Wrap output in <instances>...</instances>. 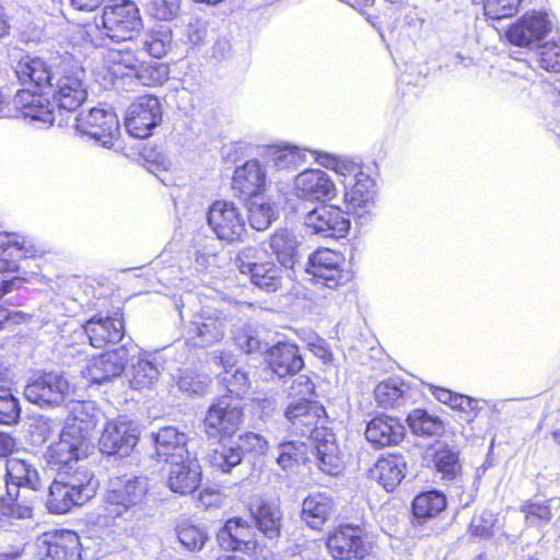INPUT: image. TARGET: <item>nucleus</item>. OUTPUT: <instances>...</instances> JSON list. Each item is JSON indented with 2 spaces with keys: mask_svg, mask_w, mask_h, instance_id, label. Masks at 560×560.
<instances>
[{
  "mask_svg": "<svg viewBox=\"0 0 560 560\" xmlns=\"http://www.w3.org/2000/svg\"><path fill=\"white\" fill-rule=\"evenodd\" d=\"M148 494L145 479L116 478L102 497L93 525L112 536H132L145 526L144 499Z\"/></svg>",
  "mask_w": 560,
  "mask_h": 560,
  "instance_id": "f257e3e1",
  "label": "nucleus"
},
{
  "mask_svg": "<svg viewBox=\"0 0 560 560\" xmlns=\"http://www.w3.org/2000/svg\"><path fill=\"white\" fill-rule=\"evenodd\" d=\"M45 250L25 237L0 233V273H19L20 261L43 258ZM38 278L37 272L16 275L0 281V301L13 290L22 289Z\"/></svg>",
  "mask_w": 560,
  "mask_h": 560,
  "instance_id": "f03ea898",
  "label": "nucleus"
},
{
  "mask_svg": "<svg viewBox=\"0 0 560 560\" xmlns=\"http://www.w3.org/2000/svg\"><path fill=\"white\" fill-rule=\"evenodd\" d=\"M234 265L253 285L265 292L273 293L282 288L287 269L270 259L264 247H243L237 252Z\"/></svg>",
  "mask_w": 560,
  "mask_h": 560,
  "instance_id": "7ed1b4c3",
  "label": "nucleus"
},
{
  "mask_svg": "<svg viewBox=\"0 0 560 560\" xmlns=\"http://www.w3.org/2000/svg\"><path fill=\"white\" fill-rule=\"evenodd\" d=\"M143 28L141 12L132 0H110L102 9L101 30L115 43L136 39Z\"/></svg>",
  "mask_w": 560,
  "mask_h": 560,
  "instance_id": "20e7f679",
  "label": "nucleus"
},
{
  "mask_svg": "<svg viewBox=\"0 0 560 560\" xmlns=\"http://www.w3.org/2000/svg\"><path fill=\"white\" fill-rule=\"evenodd\" d=\"M85 70L82 66L61 61L55 71L52 81L51 100L59 109L73 112L88 98L85 85Z\"/></svg>",
  "mask_w": 560,
  "mask_h": 560,
  "instance_id": "39448f33",
  "label": "nucleus"
},
{
  "mask_svg": "<svg viewBox=\"0 0 560 560\" xmlns=\"http://www.w3.org/2000/svg\"><path fill=\"white\" fill-rule=\"evenodd\" d=\"M244 408L226 397H215L202 420L203 433L208 440L223 442L231 440L244 422Z\"/></svg>",
  "mask_w": 560,
  "mask_h": 560,
  "instance_id": "423d86ee",
  "label": "nucleus"
},
{
  "mask_svg": "<svg viewBox=\"0 0 560 560\" xmlns=\"http://www.w3.org/2000/svg\"><path fill=\"white\" fill-rule=\"evenodd\" d=\"M306 271L329 289L343 287L354 278L353 271L346 267L345 255L328 247H319L308 256Z\"/></svg>",
  "mask_w": 560,
  "mask_h": 560,
  "instance_id": "0eeeda50",
  "label": "nucleus"
},
{
  "mask_svg": "<svg viewBox=\"0 0 560 560\" xmlns=\"http://www.w3.org/2000/svg\"><path fill=\"white\" fill-rule=\"evenodd\" d=\"M325 547L334 560H363L372 551L366 530L353 524H340L329 530Z\"/></svg>",
  "mask_w": 560,
  "mask_h": 560,
  "instance_id": "6e6552de",
  "label": "nucleus"
},
{
  "mask_svg": "<svg viewBox=\"0 0 560 560\" xmlns=\"http://www.w3.org/2000/svg\"><path fill=\"white\" fill-rule=\"evenodd\" d=\"M207 222L217 238L230 244L242 242L247 233L241 209L230 200L213 201L207 212Z\"/></svg>",
  "mask_w": 560,
  "mask_h": 560,
  "instance_id": "1a4fd4ad",
  "label": "nucleus"
},
{
  "mask_svg": "<svg viewBox=\"0 0 560 560\" xmlns=\"http://www.w3.org/2000/svg\"><path fill=\"white\" fill-rule=\"evenodd\" d=\"M81 328L89 343L95 349H104L117 345L125 336V316L121 306L113 307L110 312L98 311L86 319Z\"/></svg>",
  "mask_w": 560,
  "mask_h": 560,
  "instance_id": "9d476101",
  "label": "nucleus"
},
{
  "mask_svg": "<svg viewBox=\"0 0 560 560\" xmlns=\"http://www.w3.org/2000/svg\"><path fill=\"white\" fill-rule=\"evenodd\" d=\"M284 418L291 434L313 440L326 431L328 416L317 400H304L291 401L284 410Z\"/></svg>",
  "mask_w": 560,
  "mask_h": 560,
  "instance_id": "9b49d317",
  "label": "nucleus"
},
{
  "mask_svg": "<svg viewBox=\"0 0 560 560\" xmlns=\"http://www.w3.org/2000/svg\"><path fill=\"white\" fill-rule=\"evenodd\" d=\"M92 477L86 474L81 479L68 481L55 479L49 486L47 508L51 513L66 514L74 506H82L95 494Z\"/></svg>",
  "mask_w": 560,
  "mask_h": 560,
  "instance_id": "f8f14e48",
  "label": "nucleus"
},
{
  "mask_svg": "<svg viewBox=\"0 0 560 560\" xmlns=\"http://www.w3.org/2000/svg\"><path fill=\"white\" fill-rule=\"evenodd\" d=\"M140 440L138 425L126 417L108 420L98 439L100 451L107 456H129Z\"/></svg>",
  "mask_w": 560,
  "mask_h": 560,
  "instance_id": "ddd939ff",
  "label": "nucleus"
},
{
  "mask_svg": "<svg viewBox=\"0 0 560 560\" xmlns=\"http://www.w3.org/2000/svg\"><path fill=\"white\" fill-rule=\"evenodd\" d=\"M162 122V107L154 95H140L128 107L125 126L129 135L137 139L152 136L153 129Z\"/></svg>",
  "mask_w": 560,
  "mask_h": 560,
  "instance_id": "4468645a",
  "label": "nucleus"
},
{
  "mask_svg": "<svg viewBox=\"0 0 560 560\" xmlns=\"http://www.w3.org/2000/svg\"><path fill=\"white\" fill-rule=\"evenodd\" d=\"M552 31V23L544 11H528L505 30L506 40L520 48H529L541 42Z\"/></svg>",
  "mask_w": 560,
  "mask_h": 560,
  "instance_id": "2eb2a0df",
  "label": "nucleus"
},
{
  "mask_svg": "<svg viewBox=\"0 0 560 560\" xmlns=\"http://www.w3.org/2000/svg\"><path fill=\"white\" fill-rule=\"evenodd\" d=\"M71 393L67 378L57 372H44L25 386V398L40 407H55L65 402Z\"/></svg>",
  "mask_w": 560,
  "mask_h": 560,
  "instance_id": "dca6fc26",
  "label": "nucleus"
},
{
  "mask_svg": "<svg viewBox=\"0 0 560 560\" xmlns=\"http://www.w3.org/2000/svg\"><path fill=\"white\" fill-rule=\"evenodd\" d=\"M75 130L86 135L104 147H112L119 136V120L113 110L91 108L81 112L75 118Z\"/></svg>",
  "mask_w": 560,
  "mask_h": 560,
  "instance_id": "f3484780",
  "label": "nucleus"
},
{
  "mask_svg": "<svg viewBox=\"0 0 560 560\" xmlns=\"http://www.w3.org/2000/svg\"><path fill=\"white\" fill-rule=\"evenodd\" d=\"M217 539L219 546L226 551L252 555L260 548L255 528L240 516L226 520L218 530Z\"/></svg>",
  "mask_w": 560,
  "mask_h": 560,
  "instance_id": "a211bd4d",
  "label": "nucleus"
},
{
  "mask_svg": "<svg viewBox=\"0 0 560 560\" xmlns=\"http://www.w3.org/2000/svg\"><path fill=\"white\" fill-rule=\"evenodd\" d=\"M299 199L316 202H328L338 195L331 177L320 168H307L296 175L293 185Z\"/></svg>",
  "mask_w": 560,
  "mask_h": 560,
  "instance_id": "6ab92c4d",
  "label": "nucleus"
},
{
  "mask_svg": "<svg viewBox=\"0 0 560 560\" xmlns=\"http://www.w3.org/2000/svg\"><path fill=\"white\" fill-rule=\"evenodd\" d=\"M305 225L314 233L325 237H346L351 222L339 206L324 203L305 217Z\"/></svg>",
  "mask_w": 560,
  "mask_h": 560,
  "instance_id": "aec40b11",
  "label": "nucleus"
},
{
  "mask_svg": "<svg viewBox=\"0 0 560 560\" xmlns=\"http://www.w3.org/2000/svg\"><path fill=\"white\" fill-rule=\"evenodd\" d=\"M267 171L256 159L247 160L234 170L232 189L244 201H252L267 190Z\"/></svg>",
  "mask_w": 560,
  "mask_h": 560,
  "instance_id": "412c9836",
  "label": "nucleus"
},
{
  "mask_svg": "<svg viewBox=\"0 0 560 560\" xmlns=\"http://www.w3.org/2000/svg\"><path fill=\"white\" fill-rule=\"evenodd\" d=\"M80 536L71 529H54L42 536L40 560H81Z\"/></svg>",
  "mask_w": 560,
  "mask_h": 560,
  "instance_id": "4be33fe9",
  "label": "nucleus"
},
{
  "mask_svg": "<svg viewBox=\"0 0 560 560\" xmlns=\"http://www.w3.org/2000/svg\"><path fill=\"white\" fill-rule=\"evenodd\" d=\"M406 429L400 419L387 415H377L366 424L365 439L377 450L396 446L405 438Z\"/></svg>",
  "mask_w": 560,
  "mask_h": 560,
  "instance_id": "5701e85b",
  "label": "nucleus"
},
{
  "mask_svg": "<svg viewBox=\"0 0 560 560\" xmlns=\"http://www.w3.org/2000/svg\"><path fill=\"white\" fill-rule=\"evenodd\" d=\"M266 366L277 376L287 377L299 373L304 368V360L296 345L278 342L265 353Z\"/></svg>",
  "mask_w": 560,
  "mask_h": 560,
  "instance_id": "b1692460",
  "label": "nucleus"
},
{
  "mask_svg": "<svg viewBox=\"0 0 560 560\" xmlns=\"http://www.w3.org/2000/svg\"><path fill=\"white\" fill-rule=\"evenodd\" d=\"M154 456L160 463L171 465L189 457L187 436L174 427L161 428L153 435Z\"/></svg>",
  "mask_w": 560,
  "mask_h": 560,
  "instance_id": "393cba45",
  "label": "nucleus"
},
{
  "mask_svg": "<svg viewBox=\"0 0 560 560\" xmlns=\"http://www.w3.org/2000/svg\"><path fill=\"white\" fill-rule=\"evenodd\" d=\"M15 73L25 89L37 93H48L49 89H52L55 71L42 58L21 59L16 65Z\"/></svg>",
  "mask_w": 560,
  "mask_h": 560,
  "instance_id": "a878e982",
  "label": "nucleus"
},
{
  "mask_svg": "<svg viewBox=\"0 0 560 560\" xmlns=\"http://www.w3.org/2000/svg\"><path fill=\"white\" fill-rule=\"evenodd\" d=\"M250 518L259 533L270 541H278L282 532L283 515L279 506L258 498L247 505Z\"/></svg>",
  "mask_w": 560,
  "mask_h": 560,
  "instance_id": "bb28decb",
  "label": "nucleus"
},
{
  "mask_svg": "<svg viewBox=\"0 0 560 560\" xmlns=\"http://www.w3.org/2000/svg\"><path fill=\"white\" fill-rule=\"evenodd\" d=\"M140 59L130 48L108 49L104 57L103 78L110 85H116L125 78L135 77Z\"/></svg>",
  "mask_w": 560,
  "mask_h": 560,
  "instance_id": "cd10ccee",
  "label": "nucleus"
},
{
  "mask_svg": "<svg viewBox=\"0 0 560 560\" xmlns=\"http://www.w3.org/2000/svg\"><path fill=\"white\" fill-rule=\"evenodd\" d=\"M202 471L200 465L190 457L184 458L172 465L167 477V486L171 491L188 495L200 487Z\"/></svg>",
  "mask_w": 560,
  "mask_h": 560,
  "instance_id": "c85d7f7f",
  "label": "nucleus"
},
{
  "mask_svg": "<svg viewBox=\"0 0 560 560\" xmlns=\"http://www.w3.org/2000/svg\"><path fill=\"white\" fill-rule=\"evenodd\" d=\"M83 444L61 431L57 442L49 445L45 453V460L49 468L58 472H67L77 464L83 454Z\"/></svg>",
  "mask_w": 560,
  "mask_h": 560,
  "instance_id": "c756f323",
  "label": "nucleus"
},
{
  "mask_svg": "<svg viewBox=\"0 0 560 560\" xmlns=\"http://www.w3.org/2000/svg\"><path fill=\"white\" fill-rule=\"evenodd\" d=\"M97 421L95 409L89 402L77 401L71 407L62 432L66 436H71L84 444L95 430Z\"/></svg>",
  "mask_w": 560,
  "mask_h": 560,
  "instance_id": "7c9ffc66",
  "label": "nucleus"
},
{
  "mask_svg": "<svg viewBox=\"0 0 560 560\" xmlns=\"http://www.w3.org/2000/svg\"><path fill=\"white\" fill-rule=\"evenodd\" d=\"M406 462L399 453H386L381 455L373 468L371 477L386 491H394L405 478Z\"/></svg>",
  "mask_w": 560,
  "mask_h": 560,
  "instance_id": "2f4dec72",
  "label": "nucleus"
},
{
  "mask_svg": "<svg viewBox=\"0 0 560 560\" xmlns=\"http://www.w3.org/2000/svg\"><path fill=\"white\" fill-rule=\"evenodd\" d=\"M313 441L314 456L318 469L328 475H339L345 467V458L332 434L325 431Z\"/></svg>",
  "mask_w": 560,
  "mask_h": 560,
  "instance_id": "473e14b6",
  "label": "nucleus"
},
{
  "mask_svg": "<svg viewBox=\"0 0 560 560\" xmlns=\"http://www.w3.org/2000/svg\"><path fill=\"white\" fill-rule=\"evenodd\" d=\"M45 94L28 89L19 90L12 100L13 107L24 118L42 121L51 120L52 110L50 109L49 100L44 97Z\"/></svg>",
  "mask_w": 560,
  "mask_h": 560,
  "instance_id": "72a5a7b5",
  "label": "nucleus"
},
{
  "mask_svg": "<svg viewBox=\"0 0 560 560\" xmlns=\"http://www.w3.org/2000/svg\"><path fill=\"white\" fill-rule=\"evenodd\" d=\"M376 184L369 175L359 172L354 176L352 185L346 187L343 192V202L349 212L360 214L374 202Z\"/></svg>",
  "mask_w": 560,
  "mask_h": 560,
  "instance_id": "f704fd0d",
  "label": "nucleus"
},
{
  "mask_svg": "<svg viewBox=\"0 0 560 560\" xmlns=\"http://www.w3.org/2000/svg\"><path fill=\"white\" fill-rule=\"evenodd\" d=\"M259 247H264L268 257L287 270L292 269L296 261L298 243L293 234L287 230L276 231Z\"/></svg>",
  "mask_w": 560,
  "mask_h": 560,
  "instance_id": "c9c22d12",
  "label": "nucleus"
},
{
  "mask_svg": "<svg viewBox=\"0 0 560 560\" xmlns=\"http://www.w3.org/2000/svg\"><path fill=\"white\" fill-rule=\"evenodd\" d=\"M124 370V358L118 350H113L94 357L86 366V374L92 383L102 384L119 376Z\"/></svg>",
  "mask_w": 560,
  "mask_h": 560,
  "instance_id": "e433bc0d",
  "label": "nucleus"
},
{
  "mask_svg": "<svg viewBox=\"0 0 560 560\" xmlns=\"http://www.w3.org/2000/svg\"><path fill=\"white\" fill-rule=\"evenodd\" d=\"M332 511V498L324 493H314L303 500L301 517L310 528L320 530Z\"/></svg>",
  "mask_w": 560,
  "mask_h": 560,
  "instance_id": "4c0bfd02",
  "label": "nucleus"
},
{
  "mask_svg": "<svg viewBox=\"0 0 560 560\" xmlns=\"http://www.w3.org/2000/svg\"><path fill=\"white\" fill-rule=\"evenodd\" d=\"M34 515V499L22 494L20 489L14 492L7 488V494L0 495V525L13 520H27Z\"/></svg>",
  "mask_w": 560,
  "mask_h": 560,
  "instance_id": "58836bf2",
  "label": "nucleus"
},
{
  "mask_svg": "<svg viewBox=\"0 0 560 560\" xmlns=\"http://www.w3.org/2000/svg\"><path fill=\"white\" fill-rule=\"evenodd\" d=\"M447 500L443 492L438 490H425L418 493L411 502V515L422 524L434 520L446 510Z\"/></svg>",
  "mask_w": 560,
  "mask_h": 560,
  "instance_id": "ea45409f",
  "label": "nucleus"
},
{
  "mask_svg": "<svg viewBox=\"0 0 560 560\" xmlns=\"http://www.w3.org/2000/svg\"><path fill=\"white\" fill-rule=\"evenodd\" d=\"M5 481L7 488L10 483L16 489L28 487L33 491L40 487L37 470L26 460L18 457H10L5 460Z\"/></svg>",
  "mask_w": 560,
  "mask_h": 560,
  "instance_id": "a19ab883",
  "label": "nucleus"
},
{
  "mask_svg": "<svg viewBox=\"0 0 560 560\" xmlns=\"http://www.w3.org/2000/svg\"><path fill=\"white\" fill-rule=\"evenodd\" d=\"M405 383L399 378L389 377L376 384L373 397L376 405L383 409L396 408L405 404Z\"/></svg>",
  "mask_w": 560,
  "mask_h": 560,
  "instance_id": "79ce46f5",
  "label": "nucleus"
},
{
  "mask_svg": "<svg viewBox=\"0 0 560 560\" xmlns=\"http://www.w3.org/2000/svg\"><path fill=\"white\" fill-rule=\"evenodd\" d=\"M432 464L433 468L441 474L442 480L452 481L462 476L459 454L446 444H442L433 451Z\"/></svg>",
  "mask_w": 560,
  "mask_h": 560,
  "instance_id": "37998d69",
  "label": "nucleus"
},
{
  "mask_svg": "<svg viewBox=\"0 0 560 560\" xmlns=\"http://www.w3.org/2000/svg\"><path fill=\"white\" fill-rule=\"evenodd\" d=\"M411 431L417 435L436 436L444 432V423L438 417L429 413L425 409H415L407 417Z\"/></svg>",
  "mask_w": 560,
  "mask_h": 560,
  "instance_id": "c03bdc74",
  "label": "nucleus"
},
{
  "mask_svg": "<svg viewBox=\"0 0 560 560\" xmlns=\"http://www.w3.org/2000/svg\"><path fill=\"white\" fill-rule=\"evenodd\" d=\"M221 384L224 387V394L220 397H226L232 402L242 400L250 389L248 374L241 370L225 371L221 378Z\"/></svg>",
  "mask_w": 560,
  "mask_h": 560,
  "instance_id": "a18cd8bd",
  "label": "nucleus"
},
{
  "mask_svg": "<svg viewBox=\"0 0 560 560\" xmlns=\"http://www.w3.org/2000/svg\"><path fill=\"white\" fill-rule=\"evenodd\" d=\"M277 463L283 468L305 464L308 460L310 446L304 442L288 441L279 445Z\"/></svg>",
  "mask_w": 560,
  "mask_h": 560,
  "instance_id": "49530a36",
  "label": "nucleus"
},
{
  "mask_svg": "<svg viewBox=\"0 0 560 560\" xmlns=\"http://www.w3.org/2000/svg\"><path fill=\"white\" fill-rule=\"evenodd\" d=\"M552 499L547 500H526L520 508V511L524 514V520L530 525H546L552 517L551 509Z\"/></svg>",
  "mask_w": 560,
  "mask_h": 560,
  "instance_id": "de8ad7c7",
  "label": "nucleus"
},
{
  "mask_svg": "<svg viewBox=\"0 0 560 560\" xmlns=\"http://www.w3.org/2000/svg\"><path fill=\"white\" fill-rule=\"evenodd\" d=\"M207 460L211 468L222 472H230L242 463V456L238 448L221 445L208 454Z\"/></svg>",
  "mask_w": 560,
  "mask_h": 560,
  "instance_id": "09e8293b",
  "label": "nucleus"
},
{
  "mask_svg": "<svg viewBox=\"0 0 560 560\" xmlns=\"http://www.w3.org/2000/svg\"><path fill=\"white\" fill-rule=\"evenodd\" d=\"M176 535L182 546L191 551L200 550L208 539L207 532L190 521L178 523L176 526Z\"/></svg>",
  "mask_w": 560,
  "mask_h": 560,
  "instance_id": "8fccbe9b",
  "label": "nucleus"
},
{
  "mask_svg": "<svg viewBox=\"0 0 560 560\" xmlns=\"http://www.w3.org/2000/svg\"><path fill=\"white\" fill-rule=\"evenodd\" d=\"M170 74L168 66L164 62H142L136 71L137 78L143 85L158 86L167 81Z\"/></svg>",
  "mask_w": 560,
  "mask_h": 560,
  "instance_id": "3c124183",
  "label": "nucleus"
},
{
  "mask_svg": "<svg viewBox=\"0 0 560 560\" xmlns=\"http://www.w3.org/2000/svg\"><path fill=\"white\" fill-rule=\"evenodd\" d=\"M248 206V221L253 229L264 231L270 226L276 218V210L272 203H256L253 200Z\"/></svg>",
  "mask_w": 560,
  "mask_h": 560,
  "instance_id": "603ef678",
  "label": "nucleus"
},
{
  "mask_svg": "<svg viewBox=\"0 0 560 560\" xmlns=\"http://www.w3.org/2000/svg\"><path fill=\"white\" fill-rule=\"evenodd\" d=\"M538 66L547 72H560V40L544 43L538 50Z\"/></svg>",
  "mask_w": 560,
  "mask_h": 560,
  "instance_id": "864d4df0",
  "label": "nucleus"
},
{
  "mask_svg": "<svg viewBox=\"0 0 560 560\" xmlns=\"http://www.w3.org/2000/svg\"><path fill=\"white\" fill-rule=\"evenodd\" d=\"M20 413L19 401L11 393V389L0 386V424L16 423Z\"/></svg>",
  "mask_w": 560,
  "mask_h": 560,
  "instance_id": "5fc2aeb1",
  "label": "nucleus"
},
{
  "mask_svg": "<svg viewBox=\"0 0 560 560\" xmlns=\"http://www.w3.org/2000/svg\"><path fill=\"white\" fill-rule=\"evenodd\" d=\"M520 3L521 0H485L483 10L488 19H509L518 11Z\"/></svg>",
  "mask_w": 560,
  "mask_h": 560,
  "instance_id": "6e6d98bb",
  "label": "nucleus"
},
{
  "mask_svg": "<svg viewBox=\"0 0 560 560\" xmlns=\"http://www.w3.org/2000/svg\"><path fill=\"white\" fill-rule=\"evenodd\" d=\"M273 166L278 171L295 170L300 160L301 153L298 147L278 148L272 153Z\"/></svg>",
  "mask_w": 560,
  "mask_h": 560,
  "instance_id": "4d7b16f0",
  "label": "nucleus"
},
{
  "mask_svg": "<svg viewBox=\"0 0 560 560\" xmlns=\"http://www.w3.org/2000/svg\"><path fill=\"white\" fill-rule=\"evenodd\" d=\"M158 376V370L149 362L139 363L133 371L131 385L135 389L150 388Z\"/></svg>",
  "mask_w": 560,
  "mask_h": 560,
  "instance_id": "13d9d810",
  "label": "nucleus"
},
{
  "mask_svg": "<svg viewBox=\"0 0 560 560\" xmlns=\"http://www.w3.org/2000/svg\"><path fill=\"white\" fill-rule=\"evenodd\" d=\"M314 396L315 384L307 375L296 377L289 388V397L292 401L314 400Z\"/></svg>",
  "mask_w": 560,
  "mask_h": 560,
  "instance_id": "bf43d9fd",
  "label": "nucleus"
},
{
  "mask_svg": "<svg viewBox=\"0 0 560 560\" xmlns=\"http://www.w3.org/2000/svg\"><path fill=\"white\" fill-rule=\"evenodd\" d=\"M267 446L266 439L258 433L255 432H245L238 438V445L235 448H238L240 454H258L262 453Z\"/></svg>",
  "mask_w": 560,
  "mask_h": 560,
  "instance_id": "052dcab7",
  "label": "nucleus"
},
{
  "mask_svg": "<svg viewBox=\"0 0 560 560\" xmlns=\"http://www.w3.org/2000/svg\"><path fill=\"white\" fill-rule=\"evenodd\" d=\"M451 409L466 415L468 420L474 419L479 412V401L467 395L454 393L452 401L447 405Z\"/></svg>",
  "mask_w": 560,
  "mask_h": 560,
  "instance_id": "680f3d73",
  "label": "nucleus"
},
{
  "mask_svg": "<svg viewBox=\"0 0 560 560\" xmlns=\"http://www.w3.org/2000/svg\"><path fill=\"white\" fill-rule=\"evenodd\" d=\"M143 47L148 55L155 59H161L167 54L170 49V40L166 35L152 32L144 40Z\"/></svg>",
  "mask_w": 560,
  "mask_h": 560,
  "instance_id": "e2e57ef3",
  "label": "nucleus"
},
{
  "mask_svg": "<svg viewBox=\"0 0 560 560\" xmlns=\"http://www.w3.org/2000/svg\"><path fill=\"white\" fill-rule=\"evenodd\" d=\"M30 316L22 311H10L3 305H0V329H3L8 323L21 324Z\"/></svg>",
  "mask_w": 560,
  "mask_h": 560,
  "instance_id": "0e129e2a",
  "label": "nucleus"
},
{
  "mask_svg": "<svg viewBox=\"0 0 560 560\" xmlns=\"http://www.w3.org/2000/svg\"><path fill=\"white\" fill-rule=\"evenodd\" d=\"M347 2L362 14L368 15V20L372 25L381 27L382 23L378 21V16L369 14V11L374 5L375 0H347Z\"/></svg>",
  "mask_w": 560,
  "mask_h": 560,
  "instance_id": "69168bd1",
  "label": "nucleus"
},
{
  "mask_svg": "<svg viewBox=\"0 0 560 560\" xmlns=\"http://www.w3.org/2000/svg\"><path fill=\"white\" fill-rule=\"evenodd\" d=\"M428 389L430 394L441 404L448 405L452 401V396L455 392H452L448 388L441 387L438 385L429 384Z\"/></svg>",
  "mask_w": 560,
  "mask_h": 560,
  "instance_id": "338daca9",
  "label": "nucleus"
},
{
  "mask_svg": "<svg viewBox=\"0 0 560 560\" xmlns=\"http://www.w3.org/2000/svg\"><path fill=\"white\" fill-rule=\"evenodd\" d=\"M73 9L84 12H93L97 10L105 0H69Z\"/></svg>",
  "mask_w": 560,
  "mask_h": 560,
  "instance_id": "774afa93",
  "label": "nucleus"
}]
</instances>
